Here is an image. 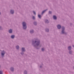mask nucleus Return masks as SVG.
Masks as SVG:
<instances>
[{"label": "nucleus", "mask_w": 74, "mask_h": 74, "mask_svg": "<svg viewBox=\"0 0 74 74\" xmlns=\"http://www.w3.org/2000/svg\"><path fill=\"white\" fill-rule=\"evenodd\" d=\"M23 29H26L27 28L26 24V23L25 22H23Z\"/></svg>", "instance_id": "f257e3e1"}, {"label": "nucleus", "mask_w": 74, "mask_h": 74, "mask_svg": "<svg viewBox=\"0 0 74 74\" xmlns=\"http://www.w3.org/2000/svg\"><path fill=\"white\" fill-rule=\"evenodd\" d=\"M62 34H65V32H64V27H62Z\"/></svg>", "instance_id": "f03ea898"}, {"label": "nucleus", "mask_w": 74, "mask_h": 74, "mask_svg": "<svg viewBox=\"0 0 74 74\" xmlns=\"http://www.w3.org/2000/svg\"><path fill=\"white\" fill-rule=\"evenodd\" d=\"M36 42H37L36 45H39L40 44V41L38 40V41H35V43Z\"/></svg>", "instance_id": "7ed1b4c3"}, {"label": "nucleus", "mask_w": 74, "mask_h": 74, "mask_svg": "<svg viewBox=\"0 0 74 74\" xmlns=\"http://www.w3.org/2000/svg\"><path fill=\"white\" fill-rule=\"evenodd\" d=\"M4 54H5V52L4 51H3L2 53H1V55L2 56H3V55H4Z\"/></svg>", "instance_id": "20e7f679"}, {"label": "nucleus", "mask_w": 74, "mask_h": 74, "mask_svg": "<svg viewBox=\"0 0 74 74\" xmlns=\"http://www.w3.org/2000/svg\"><path fill=\"white\" fill-rule=\"evenodd\" d=\"M57 28L58 29H60L61 28V26L60 25H57Z\"/></svg>", "instance_id": "39448f33"}, {"label": "nucleus", "mask_w": 74, "mask_h": 74, "mask_svg": "<svg viewBox=\"0 0 74 74\" xmlns=\"http://www.w3.org/2000/svg\"><path fill=\"white\" fill-rule=\"evenodd\" d=\"M12 31L11 29H10L9 31V33H12Z\"/></svg>", "instance_id": "423d86ee"}, {"label": "nucleus", "mask_w": 74, "mask_h": 74, "mask_svg": "<svg viewBox=\"0 0 74 74\" xmlns=\"http://www.w3.org/2000/svg\"><path fill=\"white\" fill-rule=\"evenodd\" d=\"M53 18L54 19H57L56 16H53Z\"/></svg>", "instance_id": "0eeeda50"}, {"label": "nucleus", "mask_w": 74, "mask_h": 74, "mask_svg": "<svg viewBox=\"0 0 74 74\" xmlns=\"http://www.w3.org/2000/svg\"><path fill=\"white\" fill-rule=\"evenodd\" d=\"M71 46H69L68 48V49L69 50H71Z\"/></svg>", "instance_id": "6e6552de"}, {"label": "nucleus", "mask_w": 74, "mask_h": 74, "mask_svg": "<svg viewBox=\"0 0 74 74\" xmlns=\"http://www.w3.org/2000/svg\"><path fill=\"white\" fill-rule=\"evenodd\" d=\"M10 70H11V71H14V68L12 67H11L10 68Z\"/></svg>", "instance_id": "1a4fd4ad"}, {"label": "nucleus", "mask_w": 74, "mask_h": 74, "mask_svg": "<svg viewBox=\"0 0 74 74\" xmlns=\"http://www.w3.org/2000/svg\"><path fill=\"white\" fill-rule=\"evenodd\" d=\"M11 37L12 38H14L15 37V36L14 35H12L11 36Z\"/></svg>", "instance_id": "9d476101"}, {"label": "nucleus", "mask_w": 74, "mask_h": 74, "mask_svg": "<svg viewBox=\"0 0 74 74\" xmlns=\"http://www.w3.org/2000/svg\"><path fill=\"white\" fill-rule=\"evenodd\" d=\"M34 31H33V30H32V31H30V33H34Z\"/></svg>", "instance_id": "9b49d317"}, {"label": "nucleus", "mask_w": 74, "mask_h": 74, "mask_svg": "<svg viewBox=\"0 0 74 74\" xmlns=\"http://www.w3.org/2000/svg\"><path fill=\"white\" fill-rule=\"evenodd\" d=\"M10 12H11V14H13V13H14V11L12 10H11Z\"/></svg>", "instance_id": "f8f14e48"}, {"label": "nucleus", "mask_w": 74, "mask_h": 74, "mask_svg": "<svg viewBox=\"0 0 74 74\" xmlns=\"http://www.w3.org/2000/svg\"><path fill=\"white\" fill-rule=\"evenodd\" d=\"M16 48L17 49H18L19 48V46H17L16 47Z\"/></svg>", "instance_id": "ddd939ff"}, {"label": "nucleus", "mask_w": 74, "mask_h": 74, "mask_svg": "<svg viewBox=\"0 0 74 74\" xmlns=\"http://www.w3.org/2000/svg\"><path fill=\"white\" fill-rule=\"evenodd\" d=\"M22 50L23 51H25V49L24 48H22Z\"/></svg>", "instance_id": "4468645a"}, {"label": "nucleus", "mask_w": 74, "mask_h": 74, "mask_svg": "<svg viewBox=\"0 0 74 74\" xmlns=\"http://www.w3.org/2000/svg\"><path fill=\"white\" fill-rule=\"evenodd\" d=\"M47 11V10H45L43 11L42 12V14H43V13H44V12H45V11Z\"/></svg>", "instance_id": "2eb2a0df"}, {"label": "nucleus", "mask_w": 74, "mask_h": 74, "mask_svg": "<svg viewBox=\"0 0 74 74\" xmlns=\"http://www.w3.org/2000/svg\"><path fill=\"white\" fill-rule=\"evenodd\" d=\"M34 25H37V23L36 22H34Z\"/></svg>", "instance_id": "dca6fc26"}, {"label": "nucleus", "mask_w": 74, "mask_h": 74, "mask_svg": "<svg viewBox=\"0 0 74 74\" xmlns=\"http://www.w3.org/2000/svg\"><path fill=\"white\" fill-rule=\"evenodd\" d=\"M45 22L46 23H48V20H46V21Z\"/></svg>", "instance_id": "f3484780"}, {"label": "nucleus", "mask_w": 74, "mask_h": 74, "mask_svg": "<svg viewBox=\"0 0 74 74\" xmlns=\"http://www.w3.org/2000/svg\"><path fill=\"white\" fill-rule=\"evenodd\" d=\"M27 72L26 71H25L24 72V74H27Z\"/></svg>", "instance_id": "a211bd4d"}, {"label": "nucleus", "mask_w": 74, "mask_h": 74, "mask_svg": "<svg viewBox=\"0 0 74 74\" xmlns=\"http://www.w3.org/2000/svg\"><path fill=\"white\" fill-rule=\"evenodd\" d=\"M46 32H49V29H46Z\"/></svg>", "instance_id": "6ab92c4d"}, {"label": "nucleus", "mask_w": 74, "mask_h": 74, "mask_svg": "<svg viewBox=\"0 0 74 74\" xmlns=\"http://www.w3.org/2000/svg\"><path fill=\"white\" fill-rule=\"evenodd\" d=\"M38 17H39V18H41V15L39 14L38 15Z\"/></svg>", "instance_id": "aec40b11"}, {"label": "nucleus", "mask_w": 74, "mask_h": 74, "mask_svg": "<svg viewBox=\"0 0 74 74\" xmlns=\"http://www.w3.org/2000/svg\"><path fill=\"white\" fill-rule=\"evenodd\" d=\"M0 74H3V72L2 71H0Z\"/></svg>", "instance_id": "412c9836"}, {"label": "nucleus", "mask_w": 74, "mask_h": 74, "mask_svg": "<svg viewBox=\"0 0 74 74\" xmlns=\"http://www.w3.org/2000/svg\"><path fill=\"white\" fill-rule=\"evenodd\" d=\"M33 12L35 15H36V12H35L33 11Z\"/></svg>", "instance_id": "4be33fe9"}, {"label": "nucleus", "mask_w": 74, "mask_h": 74, "mask_svg": "<svg viewBox=\"0 0 74 74\" xmlns=\"http://www.w3.org/2000/svg\"><path fill=\"white\" fill-rule=\"evenodd\" d=\"M42 51H44V49L43 48L42 49Z\"/></svg>", "instance_id": "5701e85b"}, {"label": "nucleus", "mask_w": 74, "mask_h": 74, "mask_svg": "<svg viewBox=\"0 0 74 74\" xmlns=\"http://www.w3.org/2000/svg\"><path fill=\"white\" fill-rule=\"evenodd\" d=\"M51 13H52V12L50 11L49 12V14H51Z\"/></svg>", "instance_id": "b1692460"}, {"label": "nucleus", "mask_w": 74, "mask_h": 74, "mask_svg": "<svg viewBox=\"0 0 74 74\" xmlns=\"http://www.w3.org/2000/svg\"><path fill=\"white\" fill-rule=\"evenodd\" d=\"M69 53H70V54H72V52H71V51H69Z\"/></svg>", "instance_id": "393cba45"}, {"label": "nucleus", "mask_w": 74, "mask_h": 74, "mask_svg": "<svg viewBox=\"0 0 74 74\" xmlns=\"http://www.w3.org/2000/svg\"><path fill=\"white\" fill-rule=\"evenodd\" d=\"M32 18L33 19H35V17H34V16H33Z\"/></svg>", "instance_id": "a878e982"}, {"label": "nucleus", "mask_w": 74, "mask_h": 74, "mask_svg": "<svg viewBox=\"0 0 74 74\" xmlns=\"http://www.w3.org/2000/svg\"><path fill=\"white\" fill-rule=\"evenodd\" d=\"M73 47H74V45H73Z\"/></svg>", "instance_id": "bb28decb"}, {"label": "nucleus", "mask_w": 74, "mask_h": 74, "mask_svg": "<svg viewBox=\"0 0 74 74\" xmlns=\"http://www.w3.org/2000/svg\"><path fill=\"white\" fill-rule=\"evenodd\" d=\"M0 14H1V13L0 12Z\"/></svg>", "instance_id": "cd10ccee"}, {"label": "nucleus", "mask_w": 74, "mask_h": 74, "mask_svg": "<svg viewBox=\"0 0 74 74\" xmlns=\"http://www.w3.org/2000/svg\"><path fill=\"white\" fill-rule=\"evenodd\" d=\"M40 67H41V66H40Z\"/></svg>", "instance_id": "c85d7f7f"}]
</instances>
